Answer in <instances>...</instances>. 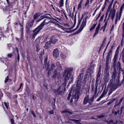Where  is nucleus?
Returning a JSON list of instances; mask_svg holds the SVG:
<instances>
[{"label": "nucleus", "instance_id": "aec40b11", "mask_svg": "<svg viewBox=\"0 0 124 124\" xmlns=\"http://www.w3.org/2000/svg\"><path fill=\"white\" fill-rule=\"evenodd\" d=\"M86 19H85V22H84V21L83 20L80 28L82 30H83L84 28L85 27L86 25Z\"/></svg>", "mask_w": 124, "mask_h": 124}, {"label": "nucleus", "instance_id": "f704fd0d", "mask_svg": "<svg viewBox=\"0 0 124 124\" xmlns=\"http://www.w3.org/2000/svg\"><path fill=\"white\" fill-rule=\"evenodd\" d=\"M115 98L113 99L112 100L110 101L108 103V105L112 103L115 101Z\"/></svg>", "mask_w": 124, "mask_h": 124}, {"label": "nucleus", "instance_id": "5701e85b", "mask_svg": "<svg viewBox=\"0 0 124 124\" xmlns=\"http://www.w3.org/2000/svg\"><path fill=\"white\" fill-rule=\"evenodd\" d=\"M50 42L49 41L47 42L45 44V48L46 49H48L50 47Z\"/></svg>", "mask_w": 124, "mask_h": 124}, {"label": "nucleus", "instance_id": "a211bd4d", "mask_svg": "<svg viewBox=\"0 0 124 124\" xmlns=\"http://www.w3.org/2000/svg\"><path fill=\"white\" fill-rule=\"evenodd\" d=\"M57 68H55L54 69V71H53L54 75L53 77V78H58L59 77V75L58 73H57Z\"/></svg>", "mask_w": 124, "mask_h": 124}, {"label": "nucleus", "instance_id": "680f3d73", "mask_svg": "<svg viewBox=\"0 0 124 124\" xmlns=\"http://www.w3.org/2000/svg\"><path fill=\"white\" fill-rule=\"evenodd\" d=\"M103 97H102L101 95L99 97V98L97 99V101H99Z\"/></svg>", "mask_w": 124, "mask_h": 124}, {"label": "nucleus", "instance_id": "79ce46f5", "mask_svg": "<svg viewBox=\"0 0 124 124\" xmlns=\"http://www.w3.org/2000/svg\"><path fill=\"white\" fill-rule=\"evenodd\" d=\"M71 92H70L68 95V97L67 98V99L69 100H70V97L71 96Z\"/></svg>", "mask_w": 124, "mask_h": 124}, {"label": "nucleus", "instance_id": "f3484780", "mask_svg": "<svg viewBox=\"0 0 124 124\" xmlns=\"http://www.w3.org/2000/svg\"><path fill=\"white\" fill-rule=\"evenodd\" d=\"M101 71L100 68H99V70L98 71V73L96 76L97 78L96 79V82H97L99 81L100 79V76L101 75Z\"/></svg>", "mask_w": 124, "mask_h": 124}, {"label": "nucleus", "instance_id": "f257e3e1", "mask_svg": "<svg viewBox=\"0 0 124 124\" xmlns=\"http://www.w3.org/2000/svg\"><path fill=\"white\" fill-rule=\"evenodd\" d=\"M48 19H45L40 25L33 31V33L30 35V37L34 39L37 34L43 29L44 25L48 24Z\"/></svg>", "mask_w": 124, "mask_h": 124}, {"label": "nucleus", "instance_id": "cd10ccee", "mask_svg": "<svg viewBox=\"0 0 124 124\" xmlns=\"http://www.w3.org/2000/svg\"><path fill=\"white\" fill-rule=\"evenodd\" d=\"M59 4V7H61L63 6L64 5V0H61Z\"/></svg>", "mask_w": 124, "mask_h": 124}, {"label": "nucleus", "instance_id": "1a4fd4ad", "mask_svg": "<svg viewBox=\"0 0 124 124\" xmlns=\"http://www.w3.org/2000/svg\"><path fill=\"white\" fill-rule=\"evenodd\" d=\"M34 20H33L30 22H28L26 25V31L28 34H29L31 31V27L34 23Z\"/></svg>", "mask_w": 124, "mask_h": 124}, {"label": "nucleus", "instance_id": "a878e982", "mask_svg": "<svg viewBox=\"0 0 124 124\" xmlns=\"http://www.w3.org/2000/svg\"><path fill=\"white\" fill-rule=\"evenodd\" d=\"M124 8V3L121 6L119 11L120 16L122 15V14L123 9Z\"/></svg>", "mask_w": 124, "mask_h": 124}, {"label": "nucleus", "instance_id": "e433bc0d", "mask_svg": "<svg viewBox=\"0 0 124 124\" xmlns=\"http://www.w3.org/2000/svg\"><path fill=\"white\" fill-rule=\"evenodd\" d=\"M55 65L54 64H52L51 67V69L52 71L54 69H55Z\"/></svg>", "mask_w": 124, "mask_h": 124}, {"label": "nucleus", "instance_id": "09e8293b", "mask_svg": "<svg viewBox=\"0 0 124 124\" xmlns=\"http://www.w3.org/2000/svg\"><path fill=\"white\" fill-rule=\"evenodd\" d=\"M61 58L63 59H64L66 58V56L65 55L62 54L61 55Z\"/></svg>", "mask_w": 124, "mask_h": 124}, {"label": "nucleus", "instance_id": "5fc2aeb1", "mask_svg": "<svg viewBox=\"0 0 124 124\" xmlns=\"http://www.w3.org/2000/svg\"><path fill=\"white\" fill-rule=\"evenodd\" d=\"M101 13V12H100L98 16L96 18V21L100 17V16Z\"/></svg>", "mask_w": 124, "mask_h": 124}, {"label": "nucleus", "instance_id": "9b49d317", "mask_svg": "<svg viewBox=\"0 0 124 124\" xmlns=\"http://www.w3.org/2000/svg\"><path fill=\"white\" fill-rule=\"evenodd\" d=\"M64 92L62 89L61 86H59L57 89L54 90V93L57 95H62V93Z\"/></svg>", "mask_w": 124, "mask_h": 124}, {"label": "nucleus", "instance_id": "a18cd8bd", "mask_svg": "<svg viewBox=\"0 0 124 124\" xmlns=\"http://www.w3.org/2000/svg\"><path fill=\"white\" fill-rule=\"evenodd\" d=\"M31 114H32V115H33L34 117L35 118L36 117V115H35V113H34L33 111L32 110L31 111Z\"/></svg>", "mask_w": 124, "mask_h": 124}, {"label": "nucleus", "instance_id": "4be33fe9", "mask_svg": "<svg viewBox=\"0 0 124 124\" xmlns=\"http://www.w3.org/2000/svg\"><path fill=\"white\" fill-rule=\"evenodd\" d=\"M48 35L46 34L43 35L42 38L43 40H44L43 41H46L48 38Z\"/></svg>", "mask_w": 124, "mask_h": 124}, {"label": "nucleus", "instance_id": "423d86ee", "mask_svg": "<svg viewBox=\"0 0 124 124\" xmlns=\"http://www.w3.org/2000/svg\"><path fill=\"white\" fill-rule=\"evenodd\" d=\"M94 95L90 97L89 98V95H86L85 97L84 101H83V104L84 105H85L87 104V103H88L90 105H92V103L94 101Z\"/></svg>", "mask_w": 124, "mask_h": 124}, {"label": "nucleus", "instance_id": "13d9d810", "mask_svg": "<svg viewBox=\"0 0 124 124\" xmlns=\"http://www.w3.org/2000/svg\"><path fill=\"white\" fill-rule=\"evenodd\" d=\"M99 8H99H97L95 10V11H94V13H93V16L95 14L97 10Z\"/></svg>", "mask_w": 124, "mask_h": 124}, {"label": "nucleus", "instance_id": "7c9ffc66", "mask_svg": "<svg viewBox=\"0 0 124 124\" xmlns=\"http://www.w3.org/2000/svg\"><path fill=\"white\" fill-rule=\"evenodd\" d=\"M119 50H116L113 58H118V55L119 54Z\"/></svg>", "mask_w": 124, "mask_h": 124}, {"label": "nucleus", "instance_id": "dca6fc26", "mask_svg": "<svg viewBox=\"0 0 124 124\" xmlns=\"http://www.w3.org/2000/svg\"><path fill=\"white\" fill-rule=\"evenodd\" d=\"M100 23H99L98 25L96 27V30L95 32L93 35V36L95 37L96 35H97V34L99 32V30L100 28Z\"/></svg>", "mask_w": 124, "mask_h": 124}, {"label": "nucleus", "instance_id": "412c9836", "mask_svg": "<svg viewBox=\"0 0 124 124\" xmlns=\"http://www.w3.org/2000/svg\"><path fill=\"white\" fill-rule=\"evenodd\" d=\"M123 112H124V106H122L121 107V109L119 110H118V114L121 115Z\"/></svg>", "mask_w": 124, "mask_h": 124}, {"label": "nucleus", "instance_id": "2eb2a0df", "mask_svg": "<svg viewBox=\"0 0 124 124\" xmlns=\"http://www.w3.org/2000/svg\"><path fill=\"white\" fill-rule=\"evenodd\" d=\"M58 40V39L55 36H52L51 38L50 41L53 44H55L57 41Z\"/></svg>", "mask_w": 124, "mask_h": 124}, {"label": "nucleus", "instance_id": "bf43d9fd", "mask_svg": "<svg viewBox=\"0 0 124 124\" xmlns=\"http://www.w3.org/2000/svg\"><path fill=\"white\" fill-rule=\"evenodd\" d=\"M54 113V111L53 110H51L49 111V113L50 114H53Z\"/></svg>", "mask_w": 124, "mask_h": 124}, {"label": "nucleus", "instance_id": "72a5a7b5", "mask_svg": "<svg viewBox=\"0 0 124 124\" xmlns=\"http://www.w3.org/2000/svg\"><path fill=\"white\" fill-rule=\"evenodd\" d=\"M109 63V62H106V69L107 70L109 68V67L108 66V64Z\"/></svg>", "mask_w": 124, "mask_h": 124}, {"label": "nucleus", "instance_id": "473e14b6", "mask_svg": "<svg viewBox=\"0 0 124 124\" xmlns=\"http://www.w3.org/2000/svg\"><path fill=\"white\" fill-rule=\"evenodd\" d=\"M115 12L114 11H113L111 15V19H112V21H113L114 18L115 16Z\"/></svg>", "mask_w": 124, "mask_h": 124}, {"label": "nucleus", "instance_id": "37998d69", "mask_svg": "<svg viewBox=\"0 0 124 124\" xmlns=\"http://www.w3.org/2000/svg\"><path fill=\"white\" fill-rule=\"evenodd\" d=\"M21 36H22L23 35V31L24 29V27H21Z\"/></svg>", "mask_w": 124, "mask_h": 124}, {"label": "nucleus", "instance_id": "6e6552de", "mask_svg": "<svg viewBox=\"0 0 124 124\" xmlns=\"http://www.w3.org/2000/svg\"><path fill=\"white\" fill-rule=\"evenodd\" d=\"M84 73L83 72L81 73L79 75L77 79V86L78 88H80L81 87V83L83 79Z\"/></svg>", "mask_w": 124, "mask_h": 124}, {"label": "nucleus", "instance_id": "58836bf2", "mask_svg": "<svg viewBox=\"0 0 124 124\" xmlns=\"http://www.w3.org/2000/svg\"><path fill=\"white\" fill-rule=\"evenodd\" d=\"M92 88V91L93 92L94 90V84H93L91 85V86Z\"/></svg>", "mask_w": 124, "mask_h": 124}, {"label": "nucleus", "instance_id": "20e7f679", "mask_svg": "<svg viewBox=\"0 0 124 124\" xmlns=\"http://www.w3.org/2000/svg\"><path fill=\"white\" fill-rule=\"evenodd\" d=\"M121 85V84L119 83V81L116 82V83H115V81H113L112 82H111L110 80L107 87H109L110 89L114 91L117 88L120 86Z\"/></svg>", "mask_w": 124, "mask_h": 124}, {"label": "nucleus", "instance_id": "ddd939ff", "mask_svg": "<svg viewBox=\"0 0 124 124\" xmlns=\"http://www.w3.org/2000/svg\"><path fill=\"white\" fill-rule=\"evenodd\" d=\"M53 55L54 57H57L59 55V52L58 48H56L54 49L53 51Z\"/></svg>", "mask_w": 124, "mask_h": 124}, {"label": "nucleus", "instance_id": "c756f323", "mask_svg": "<svg viewBox=\"0 0 124 124\" xmlns=\"http://www.w3.org/2000/svg\"><path fill=\"white\" fill-rule=\"evenodd\" d=\"M16 50L17 53V62H18L19 61V55L18 54V49L16 47Z\"/></svg>", "mask_w": 124, "mask_h": 124}, {"label": "nucleus", "instance_id": "7ed1b4c3", "mask_svg": "<svg viewBox=\"0 0 124 124\" xmlns=\"http://www.w3.org/2000/svg\"><path fill=\"white\" fill-rule=\"evenodd\" d=\"M73 69L71 68H66L64 71L63 74V76L65 81V85H66L67 83V80H68L70 78V76L71 75L70 72L73 71Z\"/></svg>", "mask_w": 124, "mask_h": 124}, {"label": "nucleus", "instance_id": "a19ab883", "mask_svg": "<svg viewBox=\"0 0 124 124\" xmlns=\"http://www.w3.org/2000/svg\"><path fill=\"white\" fill-rule=\"evenodd\" d=\"M45 66H46V70H48L49 67V63H46V64H45Z\"/></svg>", "mask_w": 124, "mask_h": 124}, {"label": "nucleus", "instance_id": "b1692460", "mask_svg": "<svg viewBox=\"0 0 124 124\" xmlns=\"http://www.w3.org/2000/svg\"><path fill=\"white\" fill-rule=\"evenodd\" d=\"M124 101V97H122L121 99L119 100V102L116 105H115V106H117V105H120L123 101Z\"/></svg>", "mask_w": 124, "mask_h": 124}, {"label": "nucleus", "instance_id": "c85d7f7f", "mask_svg": "<svg viewBox=\"0 0 124 124\" xmlns=\"http://www.w3.org/2000/svg\"><path fill=\"white\" fill-rule=\"evenodd\" d=\"M121 15L120 16V13H119V14H117L116 16V19L115 20H117L118 21V20L119 21L120 19V18L121 17Z\"/></svg>", "mask_w": 124, "mask_h": 124}, {"label": "nucleus", "instance_id": "2f4dec72", "mask_svg": "<svg viewBox=\"0 0 124 124\" xmlns=\"http://www.w3.org/2000/svg\"><path fill=\"white\" fill-rule=\"evenodd\" d=\"M97 23H96L94 24L91 27V28L90 29V31H92L94 29L96 26V24Z\"/></svg>", "mask_w": 124, "mask_h": 124}, {"label": "nucleus", "instance_id": "052dcab7", "mask_svg": "<svg viewBox=\"0 0 124 124\" xmlns=\"http://www.w3.org/2000/svg\"><path fill=\"white\" fill-rule=\"evenodd\" d=\"M81 5L78 4V9L81 10Z\"/></svg>", "mask_w": 124, "mask_h": 124}, {"label": "nucleus", "instance_id": "0eeeda50", "mask_svg": "<svg viewBox=\"0 0 124 124\" xmlns=\"http://www.w3.org/2000/svg\"><path fill=\"white\" fill-rule=\"evenodd\" d=\"M80 93L79 92L77 91L74 92L72 93L71 98L70 100V102H72L73 101V99H74V103H77L78 100L79 98Z\"/></svg>", "mask_w": 124, "mask_h": 124}, {"label": "nucleus", "instance_id": "864d4df0", "mask_svg": "<svg viewBox=\"0 0 124 124\" xmlns=\"http://www.w3.org/2000/svg\"><path fill=\"white\" fill-rule=\"evenodd\" d=\"M104 116L103 114H102L100 116H98V117L100 119L103 117Z\"/></svg>", "mask_w": 124, "mask_h": 124}, {"label": "nucleus", "instance_id": "774afa93", "mask_svg": "<svg viewBox=\"0 0 124 124\" xmlns=\"http://www.w3.org/2000/svg\"><path fill=\"white\" fill-rule=\"evenodd\" d=\"M12 56V54L11 53L8 54V56L11 58Z\"/></svg>", "mask_w": 124, "mask_h": 124}, {"label": "nucleus", "instance_id": "69168bd1", "mask_svg": "<svg viewBox=\"0 0 124 124\" xmlns=\"http://www.w3.org/2000/svg\"><path fill=\"white\" fill-rule=\"evenodd\" d=\"M89 0H87L85 4V6H86L87 5H88L89 4Z\"/></svg>", "mask_w": 124, "mask_h": 124}, {"label": "nucleus", "instance_id": "8fccbe9b", "mask_svg": "<svg viewBox=\"0 0 124 124\" xmlns=\"http://www.w3.org/2000/svg\"><path fill=\"white\" fill-rule=\"evenodd\" d=\"M113 91V90H112L110 89L108 93V95L109 96L112 93L113 91Z\"/></svg>", "mask_w": 124, "mask_h": 124}, {"label": "nucleus", "instance_id": "9d476101", "mask_svg": "<svg viewBox=\"0 0 124 124\" xmlns=\"http://www.w3.org/2000/svg\"><path fill=\"white\" fill-rule=\"evenodd\" d=\"M94 68V66L93 65V66L92 65L91 66H90L88 69H87L86 71V74L85 73V74L86 77L87 75H89V76L90 77H91V74L93 72Z\"/></svg>", "mask_w": 124, "mask_h": 124}, {"label": "nucleus", "instance_id": "4d7b16f0", "mask_svg": "<svg viewBox=\"0 0 124 124\" xmlns=\"http://www.w3.org/2000/svg\"><path fill=\"white\" fill-rule=\"evenodd\" d=\"M23 85V84L22 83H21L20 84L19 87L17 90V91L19 90H20V89H21V86H22Z\"/></svg>", "mask_w": 124, "mask_h": 124}, {"label": "nucleus", "instance_id": "ea45409f", "mask_svg": "<svg viewBox=\"0 0 124 124\" xmlns=\"http://www.w3.org/2000/svg\"><path fill=\"white\" fill-rule=\"evenodd\" d=\"M62 112L63 113H68L69 114H72V112H71L70 111H68L67 110H66L62 111Z\"/></svg>", "mask_w": 124, "mask_h": 124}, {"label": "nucleus", "instance_id": "c9c22d12", "mask_svg": "<svg viewBox=\"0 0 124 124\" xmlns=\"http://www.w3.org/2000/svg\"><path fill=\"white\" fill-rule=\"evenodd\" d=\"M104 16V15H103L100 18V20L99 21V23H101V22L102 21L103 19V18Z\"/></svg>", "mask_w": 124, "mask_h": 124}, {"label": "nucleus", "instance_id": "6ab92c4d", "mask_svg": "<svg viewBox=\"0 0 124 124\" xmlns=\"http://www.w3.org/2000/svg\"><path fill=\"white\" fill-rule=\"evenodd\" d=\"M42 13H41L39 12H38L36 13L34 16V20L36 19L39 16H40L41 15H42Z\"/></svg>", "mask_w": 124, "mask_h": 124}, {"label": "nucleus", "instance_id": "c03bdc74", "mask_svg": "<svg viewBox=\"0 0 124 124\" xmlns=\"http://www.w3.org/2000/svg\"><path fill=\"white\" fill-rule=\"evenodd\" d=\"M90 86H89L88 88H87L86 90V95H87V94L89 93V91H90Z\"/></svg>", "mask_w": 124, "mask_h": 124}, {"label": "nucleus", "instance_id": "338daca9", "mask_svg": "<svg viewBox=\"0 0 124 124\" xmlns=\"http://www.w3.org/2000/svg\"><path fill=\"white\" fill-rule=\"evenodd\" d=\"M122 37L124 38V29H122Z\"/></svg>", "mask_w": 124, "mask_h": 124}, {"label": "nucleus", "instance_id": "4c0bfd02", "mask_svg": "<svg viewBox=\"0 0 124 124\" xmlns=\"http://www.w3.org/2000/svg\"><path fill=\"white\" fill-rule=\"evenodd\" d=\"M107 93V92L106 91H104L101 94V96L103 97L105 95H106Z\"/></svg>", "mask_w": 124, "mask_h": 124}, {"label": "nucleus", "instance_id": "bb28decb", "mask_svg": "<svg viewBox=\"0 0 124 124\" xmlns=\"http://www.w3.org/2000/svg\"><path fill=\"white\" fill-rule=\"evenodd\" d=\"M57 66L59 69L61 70L62 69V67L61 66V64L60 63V62H58L56 64Z\"/></svg>", "mask_w": 124, "mask_h": 124}, {"label": "nucleus", "instance_id": "e2e57ef3", "mask_svg": "<svg viewBox=\"0 0 124 124\" xmlns=\"http://www.w3.org/2000/svg\"><path fill=\"white\" fill-rule=\"evenodd\" d=\"M48 24L49 23H54L55 24L56 23V22H54L52 21H48Z\"/></svg>", "mask_w": 124, "mask_h": 124}, {"label": "nucleus", "instance_id": "49530a36", "mask_svg": "<svg viewBox=\"0 0 124 124\" xmlns=\"http://www.w3.org/2000/svg\"><path fill=\"white\" fill-rule=\"evenodd\" d=\"M70 120L74 121L75 122H77L78 121V120L75 119H69L68 121H70Z\"/></svg>", "mask_w": 124, "mask_h": 124}, {"label": "nucleus", "instance_id": "4468645a", "mask_svg": "<svg viewBox=\"0 0 124 124\" xmlns=\"http://www.w3.org/2000/svg\"><path fill=\"white\" fill-rule=\"evenodd\" d=\"M112 54L111 50H109L107 56L106 62H109V60L111 58Z\"/></svg>", "mask_w": 124, "mask_h": 124}, {"label": "nucleus", "instance_id": "f03ea898", "mask_svg": "<svg viewBox=\"0 0 124 124\" xmlns=\"http://www.w3.org/2000/svg\"><path fill=\"white\" fill-rule=\"evenodd\" d=\"M120 71H118L117 72L116 69H113V70L112 72H111L112 75L111 76V79L110 80V82L115 81V80L116 82L119 81L120 74Z\"/></svg>", "mask_w": 124, "mask_h": 124}, {"label": "nucleus", "instance_id": "f8f14e48", "mask_svg": "<svg viewBox=\"0 0 124 124\" xmlns=\"http://www.w3.org/2000/svg\"><path fill=\"white\" fill-rule=\"evenodd\" d=\"M12 8V6L11 5H10L6 6L4 8H3V10L4 13H5V11H8Z\"/></svg>", "mask_w": 124, "mask_h": 124}, {"label": "nucleus", "instance_id": "603ef678", "mask_svg": "<svg viewBox=\"0 0 124 124\" xmlns=\"http://www.w3.org/2000/svg\"><path fill=\"white\" fill-rule=\"evenodd\" d=\"M9 79L8 77L7 76V77L5 78V80L4 81V82L5 83H7Z\"/></svg>", "mask_w": 124, "mask_h": 124}, {"label": "nucleus", "instance_id": "39448f33", "mask_svg": "<svg viewBox=\"0 0 124 124\" xmlns=\"http://www.w3.org/2000/svg\"><path fill=\"white\" fill-rule=\"evenodd\" d=\"M117 58H113V62L112 63V65L114 67L113 69H116L117 68L120 71H122L123 70L122 68L121 63L119 61L117 62Z\"/></svg>", "mask_w": 124, "mask_h": 124}, {"label": "nucleus", "instance_id": "393cba45", "mask_svg": "<svg viewBox=\"0 0 124 124\" xmlns=\"http://www.w3.org/2000/svg\"><path fill=\"white\" fill-rule=\"evenodd\" d=\"M82 19H78V24L77 25V27H76V28L73 29V31H75L76 29H77L78 27L79 26L80 24V23H81V20H82Z\"/></svg>", "mask_w": 124, "mask_h": 124}, {"label": "nucleus", "instance_id": "6e6d98bb", "mask_svg": "<svg viewBox=\"0 0 124 124\" xmlns=\"http://www.w3.org/2000/svg\"><path fill=\"white\" fill-rule=\"evenodd\" d=\"M82 30L80 28L79 29L76 31V33H78L81 31Z\"/></svg>", "mask_w": 124, "mask_h": 124}, {"label": "nucleus", "instance_id": "3c124183", "mask_svg": "<svg viewBox=\"0 0 124 124\" xmlns=\"http://www.w3.org/2000/svg\"><path fill=\"white\" fill-rule=\"evenodd\" d=\"M47 56L46 57H45V59L44 60V62L45 63V64H46V63H47Z\"/></svg>", "mask_w": 124, "mask_h": 124}, {"label": "nucleus", "instance_id": "de8ad7c7", "mask_svg": "<svg viewBox=\"0 0 124 124\" xmlns=\"http://www.w3.org/2000/svg\"><path fill=\"white\" fill-rule=\"evenodd\" d=\"M76 14L74 16V25H75L76 23Z\"/></svg>", "mask_w": 124, "mask_h": 124}, {"label": "nucleus", "instance_id": "0e129e2a", "mask_svg": "<svg viewBox=\"0 0 124 124\" xmlns=\"http://www.w3.org/2000/svg\"><path fill=\"white\" fill-rule=\"evenodd\" d=\"M45 18V17H43V18H41L40 19H39L37 21V22H40V21L42 19H43L44 18Z\"/></svg>", "mask_w": 124, "mask_h": 124}]
</instances>
